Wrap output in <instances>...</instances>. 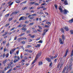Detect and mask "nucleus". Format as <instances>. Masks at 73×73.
Segmentation results:
<instances>
[{
  "label": "nucleus",
  "mask_w": 73,
  "mask_h": 73,
  "mask_svg": "<svg viewBox=\"0 0 73 73\" xmlns=\"http://www.w3.org/2000/svg\"><path fill=\"white\" fill-rule=\"evenodd\" d=\"M71 58L70 59V64L69 65V68L67 69L69 71L72 69V61H73V57L71 56Z\"/></svg>",
  "instance_id": "obj_1"
},
{
  "label": "nucleus",
  "mask_w": 73,
  "mask_h": 73,
  "mask_svg": "<svg viewBox=\"0 0 73 73\" xmlns=\"http://www.w3.org/2000/svg\"><path fill=\"white\" fill-rule=\"evenodd\" d=\"M26 26H27L26 25H22V27H23V28H22L21 29L22 31H23V32H25V31H27V29L24 28H25V27H26Z\"/></svg>",
  "instance_id": "obj_2"
},
{
  "label": "nucleus",
  "mask_w": 73,
  "mask_h": 73,
  "mask_svg": "<svg viewBox=\"0 0 73 73\" xmlns=\"http://www.w3.org/2000/svg\"><path fill=\"white\" fill-rule=\"evenodd\" d=\"M59 43L61 44H64V41L63 40H62V38H59Z\"/></svg>",
  "instance_id": "obj_3"
},
{
  "label": "nucleus",
  "mask_w": 73,
  "mask_h": 73,
  "mask_svg": "<svg viewBox=\"0 0 73 73\" xmlns=\"http://www.w3.org/2000/svg\"><path fill=\"white\" fill-rule=\"evenodd\" d=\"M15 50H16V48H14L13 49L10 50V54H12V53L15 52Z\"/></svg>",
  "instance_id": "obj_4"
},
{
  "label": "nucleus",
  "mask_w": 73,
  "mask_h": 73,
  "mask_svg": "<svg viewBox=\"0 0 73 73\" xmlns=\"http://www.w3.org/2000/svg\"><path fill=\"white\" fill-rule=\"evenodd\" d=\"M63 13L64 15H66L67 14V12H69V11L68 10L65 9L63 11Z\"/></svg>",
  "instance_id": "obj_5"
},
{
  "label": "nucleus",
  "mask_w": 73,
  "mask_h": 73,
  "mask_svg": "<svg viewBox=\"0 0 73 73\" xmlns=\"http://www.w3.org/2000/svg\"><path fill=\"white\" fill-rule=\"evenodd\" d=\"M64 29H65V31H69V28H68L66 26H65V27L64 28Z\"/></svg>",
  "instance_id": "obj_6"
},
{
  "label": "nucleus",
  "mask_w": 73,
  "mask_h": 73,
  "mask_svg": "<svg viewBox=\"0 0 73 73\" xmlns=\"http://www.w3.org/2000/svg\"><path fill=\"white\" fill-rule=\"evenodd\" d=\"M68 49H67L66 50V54L64 56H63V57H65L67 55V54H68Z\"/></svg>",
  "instance_id": "obj_7"
},
{
  "label": "nucleus",
  "mask_w": 73,
  "mask_h": 73,
  "mask_svg": "<svg viewBox=\"0 0 73 73\" xmlns=\"http://www.w3.org/2000/svg\"><path fill=\"white\" fill-rule=\"evenodd\" d=\"M59 9L60 12H61V13L63 12V11H62V8H61V6H59Z\"/></svg>",
  "instance_id": "obj_8"
},
{
  "label": "nucleus",
  "mask_w": 73,
  "mask_h": 73,
  "mask_svg": "<svg viewBox=\"0 0 73 73\" xmlns=\"http://www.w3.org/2000/svg\"><path fill=\"white\" fill-rule=\"evenodd\" d=\"M46 60L47 61H48L49 62H51V59L50 58H46Z\"/></svg>",
  "instance_id": "obj_9"
},
{
  "label": "nucleus",
  "mask_w": 73,
  "mask_h": 73,
  "mask_svg": "<svg viewBox=\"0 0 73 73\" xmlns=\"http://www.w3.org/2000/svg\"><path fill=\"white\" fill-rule=\"evenodd\" d=\"M8 4H9V6H11V5H12L13 4V2L11 3V1H10L8 3Z\"/></svg>",
  "instance_id": "obj_10"
},
{
  "label": "nucleus",
  "mask_w": 73,
  "mask_h": 73,
  "mask_svg": "<svg viewBox=\"0 0 73 73\" xmlns=\"http://www.w3.org/2000/svg\"><path fill=\"white\" fill-rule=\"evenodd\" d=\"M64 3L65 5H68V2L66 0L64 1Z\"/></svg>",
  "instance_id": "obj_11"
},
{
  "label": "nucleus",
  "mask_w": 73,
  "mask_h": 73,
  "mask_svg": "<svg viewBox=\"0 0 73 73\" xmlns=\"http://www.w3.org/2000/svg\"><path fill=\"white\" fill-rule=\"evenodd\" d=\"M62 40L64 41L65 40V36L64 35H62Z\"/></svg>",
  "instance_id": "obj_12"
},
{
  "label": "nucleus",
  "mask_w": 73,
  "mask_h": 73,
  "mask_svg": "<svg viewBox=\"0 0 73 73\" xmlns=\"http://www.w3.org/2000/svg\"><path fill=\"white\" fill-rule=\"evenodd\" d=\"M23 17H21L19 19V21H21V20H24Z\"/></svg>",
  "instance_id": "obj_13"
},
{
  "label": "nucleus",
  "mask_w": 73,
  "mask_h": 73,
  "mask_svg": "<svg viewBox=\"0 0 73 73\" xmlns=\"http://www.w3.org/2000/svg\"><path fill=\"white\" fill-rule=\"evenodd\" d=\"M35 48H39V47H40V44H37V45H35Z\"/></svg>",
  "instance_id": "obj_14"
},
{
  "label": "nucleus",
  "mask_w": 73,
  "mask_h": 73,
  "mask_svg": "<svg viewBox=\"0 0 73 73\" xmlns=\"http://www.w3.org/2000/svg\"><path fill=\"white\" fill-rule=\"evenodd\" d=\"M22 38H20L17 39L18 42H20L21 40H22Z\"/></svg>",
  "instance_id": "obj_15"
},
{
  "label": "nucleus",
  "mask_w": 73,
  "mask_h": 73,
  "mask_svg": "<svg viewBox=\"0 0 73 73\" xmlns=\"http://www.w3.org/2000/svg\"><path fill=\"white\" fill-rule=\"evenodd\" d=\"M53 65L52 62H51L49 64V66L50 68H52V65Z\"/></svg>",
  "instance_id": "obj_16"
},
{
  "label": "nucleus",
  "mask_w": 73,
  "mask_h": 73,
  "mask_svg": "<svg viewBox=\"0 0 73 73\" xmlns=\"http://www.w3.org/2000/svg\"><path fill=\"white\" fill-rule=\"evenodd\" d=\"M39 65H42V62L40 61L38 62Z\"/></svg>",
  "instance_id": "obj_17"
},
{
  "label": "nucleus",
  "mask_w": 73,
  "mask_h": 73,
  "mask_svg": "<svg viewBox=\"0 0 73 73\" xmlns=\"http://www.w3.org/2000/svg\"><path fill=\"white\" fill-rule=\"evenodd\" d=\"M72 56H73V49L72 50L70 55L71 57H72Z\"/></svg>",
  "instance_id": "obj_18"
},
{
  "label": "nucleus",
  "mask_w": 73,
  "mask_h": 73,
  "mask_svg": "<svg viewBox=\"0 0 73 73\" xmlns=\"http://www.w3.org/2000/svg\"><path fill=\"white\" fill-rule=\"evenodd\" d=\"M65 70H66V68H64L62 71V73H65Z\"/></svg>",
  "instance_id": "obj_19"
},
{
  "label": "nucleus",
  "mask_w": 73,
  "mask_h": 73,
  "mask_svg": "<svg viewBox=\"0 0 73 73\" xmlns=\"http://www.w3.org/2000/svg\"><path fill=\"white\" fill-rule=\"evenodd\" d=\"M61 31H62V33H64V30L63 29V28H62L61 29Z\"/></svg>",
  "instance_id": "obj_20"
},
{
  "label": "nucleus",
  "mask_w": 73,
  "mask_h": 73,
  "mask_svg": "<svg viewBox=\"0 0 73 73\" xmlns=\"http://www.w3.org/2000/svg\"><path fill=\"white\" fill-rule=\"evenodd\" d=\"M16 2L17 3H20V0H16Z\"/></svg>",
  "instance_id": "obj_21"
},
{
  "label": "nucleus",
  "mask_w": 73,
  "mask_h": 73,
  "mask_svg": "<svg viewBox=\"0 0 73 73\" xmlns=\"http://www.w3.org/2000/svg\"><path fill=\"white\" fill-rule=\"evenodd\" d=\"M11 65L10 64H8V66L7 67V69H9L11 68Z\"/></svg>",
  "instance_id": "obj_22"
},
{
  "label": "nucleus",
  "mask_w": 73,
  "mask_h": 73,
  "mask_svg": "<svg viewBox=\"0 0 73 73\" xmlns=\"http://www.w3.org/2000/svg\"><path fill=\"white\" fill-rule=\"evenodd\" d=\"M35 4V2H31L30 3H29V5H33Z\"/></svg>",
  "instance_id": "obj_23"
},
{
  "label": "nucleus",
  "mask_w": 73,
  "mask_h": 73,
  "mask_svg": "<svg viewBox=\"0 0 73 73\" xmlns=\"http://www.w3.org/2000/svg\"><path fill=\"white\" fill-rule=\"evenodd\" d=\"M7 60H5L3 62V64H5V63L7 62Z\"/></svg>",
  "instance_id": "obj_24"
},
{
  "label": "nucleus",
  "mask_w": 73,
  "mask_h": 73,
  "mask_svg": "<svg viewBox=\"0 0 73 73\" xmlns=\"http://www.w3.org/2000/svg\"><path fill=\"white\" fill-rule=\"evenodd\" d=\"M73 19L72 18V19H71L70 21H69V22L70 23H73Z\"/></svg>",
  "instance_id": "obj_25"
},
{
  "label": "nucleus",
  "mask_w": 73,
  "mask_h": 73,
  "mask_svg": "<svg viewBox=\"0 0 73 73\" xmlns=\"http://www.w3.org/2000/svg\"><path fill=\"white\" fill-rule=\"evenodd\" d=\"M9 16V14H7L6 15H5V17H8Z\"/></svg>",
  "instance_id": "obj_26"
},
{
  "label": "nucleus",
  "mask_w": 73,
  "mask_h": 73,
  "mask_svg": "<svg viewBox=\"0 0 73 73\" xmlns=\"http://www.w3.org/2000/svg\"><path fill=\"white\" fill-rule=\"evenodd\" d=\"M17 61H19V60L17 59L14 60V63H16V62H17Z\"/></svg>",
  "instance_id": "obj_27"
},
{
  "label": "nucleus",
  "mask_w": 73,
  "mask_h": 73,
  "mask_svg": "<svg viewBox=\"0 0 73 73\" xmlns=\"http://www.w3.org/2000/svg\"><path fill=\"white\" fill-rule=\"evenodd\" d=\"M41 55V53H40L39 54H37L36 56H38L39 57H40Z\"/></svg>",
  "instance_id": "obj_28"
},
{
  "label": "nucleus",
  "mask_w": 73,
  "mask_h": 73,
  "mask_svg": "<svg viewBox=\"0 0 73 73\" xmlns=\"http://www.w3.org/2000/svg\"><path fill=\"white\" fill-rule=\"evenodd\" d=\"M37 14H33L32 15H31L32 16H37Z\"/></svg>",
  "instance_id": "obj_29"
},
{
  "label": "nucleus",
  "mask_w": 73,
  "mask_h": 73,
  "mask_svg": "<svg viewBox=\"0 0 73 73\" xmlns=\"http://www.w3.org/2000/svg\"><path fill=\"white\" fill-rule=\"evenodd\" d=\"M8 56H9V53H7L6 55V57L7 58V57H8Z\"/></svg>",
  "instance_id": "obj_30"
},
{
  "label": "nucleus",
  "mask_w": 73,
  "mask_h": 73,
  "mask_svg": "<svg viewBox=\"0 0 73 73\" xmlns=\"http://www.w3.org/2000/svg\"><path fill=\"white\" fill-rule=\"evenodd\" d=\"M36 60L35 59L34 61H33V62L31 64L32 65V64H34V63H35L36 62Z\"/></svg>",
  "instance_id": "obj_31"
},
{
  "label": "nucleus",
  "mask_w": 73,
  "mask_h": 73,
  "mask_svg": "<svg viewBox=\"0 0 73 73\" xmlns=\"http://www.w3.org/2000/svg\"><path fill=\"white\" fill-rule=\"evenodd\" d=\"M34 19V17H30L29 18L30 20H32Z\"/></svg>",
  "instance_id": "obj_32"
},
{
  "label": "nucleus",
  "mask_w": 73,
  "mask_h": 73,
  "mask_svg": "<svg viewBox=\"0 0 73 73\" xmlns=\"http://www.w3.org/2000/svg\"><path fill=\"white\" fill-rule=\"evenodd\" d=\"M27 18V17H23V19L24 20H26Z\"/></svg>",
  "instance_id": "obj_33"
},
{
  "label": "nucleus",
  "mask_w": 73,
  "mask_h": 73,
  "mask_svg": "<svg viewBox=\"0 0 73 73\" xmlns=\"http://www.w3.org/2000/svg\"><path fill=\"white\" fill-rule=\"evenodd\" d=\"M31 47H32V46L30 45H27V48H31Z\"/></svg>",
  "instance_id": "obj_34"
},
{
  "label": "nucleus",
  "mask_w": 73,
  "mask_h": 73,
  "mask_svg": "<svg viewBox=\"0 0 73 73\" xmlns=\"http://www.w3.org/2000/svg\"><path fill=\"white\" fill-rule=\"evenodd\" d=\"M29 50L28 49L25 50V52H29Z\"/></svg>",
  "instance_id": "obj_35"
},
{
  "label": "nucleus",
  "mask_w": 73,
  "mask_h": 73,
  "mask_svg": "<svg viewBox=\"0 0 73 73\" xmlns=\"http://www.w3.org/2000/svg\"><path fill=\"white\" fill-rule=\"evenodd\" d=\"M70 32L71 34H72V35H73V30H70Z\"/></svg>",
  "instance_id": "obj_36"
},
{
  "label": "nucleus",
  "mask_w": 73,
  "mask_h": 73,
  "mask_svg": "<svg viewBox=\"0 0 73 73\" xmlns=\"http://www.w3.org/2000/svg\"><path fill=\"white\" fill-rule=\"evenodd\" d=\"M54 7H55L56 9H57V5L56 4H55L54 5Z\"/></svg>",
  "instance_id": "obj_37"
},
{
  "label": "nucleus",
  "mask_w": 73,
  "mask_h": 73,
  "mask_svg": "<svg viewBox=\"0 0 73 73\" xmlns=\"http://www.w3.org/2000/svg\"><path fill=\"white\" fill-rule=\"evenodd\" d=\"M12 19H13L12 18H9L8 20L9 21H11V20H12Z\"/></svg>",
  "instance_id": "obj_38"
},
{
  "label": "nucleus",
  "mask_w": 73,
  "mask_h": 73,
  "mask_svg": "<svg viewBox=\"0 0 73 73\" xmlns=\"http://www.w3.org/2000/svg\"><path fill=\"white\" fill-rule=\"evenodd\" d=\"M26 2H27V1H24V2H23L22 3H21V4H24H24H25V3H26Z\"/></svg>",
  "instance_id": "obj_39"
},
{
  "label": "nucleus",
  "mask_w": 73,
  "mask_h": 73,
  "mask_svg": "<svg viewBox=\"0 0 73 73\" xmlns=\"http://www.w3.org/2000/svg\"><path fill=\"white\" fill-rule=\"evenodd\" d=\"M9 43H8L7 44H6V46H7V47H9Z\"/></svg>",
  "instance_id": "obj_40"
},
{
  "label": "nucleus",
  "mask_w": 73,
  "mask_h": 73,
  "mask_svg": "<svg viewBox=\"0 0 73 73\" xmlns=\"http://www.w3.org/2000/svg\"><path fill=\"white\" fill-rule=\"evenodd\" d=\"M34 23H31L29 24V25H33Z\"/></svg>",
  "instance_id": "obj_41"
},
{
  "label": "nucleus",
  "mask_w": 73,
  "mask_h": 73,
  "mask_svg": "<svg viewBox=\"0 0 73 73\" xmlns=\"http://www.w3.org/2000/svg\"><path fill=\"white\" fill-rule=\"evenodd\" d=\"M25 35V33H23L21 34L20 35V36H23V35Z\"/></svg>",
  "instance_id": "obj_42"
},
{
  "label": "nucleus",
  "mask_w": 73,
  "mask_h": 73,
  "mask_svg": "<svg viewBox=\"0 0 73 73\" xmlns=\"http://www.w3.org/2000/svg\"><path fill=\"white\" fill-rule=\"evenodd\" d=\"M15 29V28L14 27L13 28H12L11 30L10 31H13V30H14V29Z\"/></svg>",
  "instance_id": "obj_43"
},
{
  "label": "nucleus",
  "mask_w": 73,
  "mask_h": 73,
  "mask_svg": "<svg viewBox=\"0 0 73 73\" xmlns=\"http://www.w3.org/2000/svg\"><path fill=\"white\" fill-rule=\"evenodd\" d=\"M38 56H37L36 55V58H35V60H37V59H38Z\"/></svg>",
  "instance_id": "obj_44"
},
{
  "label": "nucleus",
  "mask_w": 73,
  "mask_h": 73,
  "mask_svg": "<svg viewBox=\"0 0 73 73\" xmlns=\"http://www.w3.org/2000/svg\"><path fill=\"white\" fill-rule=\"evenodd\" d=\"M38 27L39 29H42V28H41V27L40 26H38Z\"/></svg>",
  "instance_id": "obj_45"
},
{
  "label": "nucleus",
  "mask_w": 73,
  "mask_h": 73,
  "mask_svg": "<svg viewBox=\"0 0 73 73\" xmlns=\"http://www.w3.org/2000/svg\"><path fill=\"white\" fill-rule=\"evenodd\" d=\"M46 24H48V25H49L50 24V22H46Z\"/></svg>",
  "instance_id": "obj_46"
},
{
  "label": "nucleus",
  "mask_w": 73,
  "mask_h": 73,
  "mask_svg": "<svg viewBox=\"0 0 73 73\" xmlns=\"http://www.w3.org/2000/svg\"><path fill=\"white\" fill-rule=\"evenodd\" d=\"M22 40L24 39V40H27V38L26 37H24L23 38H22Z\"/></svg>",
  "instance_id": "obj_47"
},
{
  "label": "nucleus",
  "mask_w": 73,
  "mask_h": 73,
  "mask_svg": "<svg viewBox=\"0 0 73 73\" xmlns=\"http://www.w3.org/2000/svg\"><path fill=\"white\" fill-rule=\"evenodd\" d=\"M5 53H4L3 54V58H4V57H5Z\"/></svg>",
  "instance_id": "obj_48"
},
{
  "label": "nucleus",
  "mask_w": 73,
  "mask_h": 73,
  "mask_svg": "<svg viewBox=\"0 0 73 73\" xmlns=\"http://www.w3.org/2000/svg\"><path fill=\"white\" fill-rule=\"evenodd\" d=\"M30 31H26V33H30Z\"/></svg>",
  "instance_id": "obj_49"
},
{
  "label": "nucleus",
  "mask_w": 73,
  "mask_h": 73,
  "mask_svg": "<svg viewBox=\"0 0 73 73\" xmlns=\"http://www.w3.org/2000/svg\"><path fill=\"white\" fill-rule=\"evenodd\" d=\"M45 34H46V33L43 32V34L42 35V36H44V35H45Z\"/></svg>",
  "instance_id": "obj_50"
},
{
  "label": "nucleus",
  "mask_w": 73,
  "mask_h": 73,
  "mask_svg": "<svg viewBox=\"0 0 73 73\" xmlns=\"http://www.w3.org/2000/svg\"><path fill=\"white\" fill-rule=\"evenodd\" d=\"M13 64V61H11V62L10 63H9V64H10V65H11H11H12V64Z\"/></svg>",
  "instance_id": "obj_51"
},
{
  "label": "nucleus",
  "mask_w": 73,
  "mask_h": 73,
  "mask_svg": "<svg viewBox=\"0 0 73 73\" xmlns=\"http://www.w3.org/2000/svg\"><path fill=\"white\" fill-rule=\"evenodd\" d=\"M48 32V30H46V29H45L44 31H43V32Z\"/></svg>",
  "instance_id": "obj_52"
},
{
  "label": "nucleus",
  "mask_w": 73,
  "mask_h": 73,
  "mask_svg": "<svg viewBox=\"0 0 73 73\" xmlns=\"http://www.w3.org/2000/svg\"><path fill=\"white\" fill-rule=\"evenodd\" d=\"M29 23V21H26L25 22V24L28 23Z\"/></svg>",
  "instance_id": "obj_53"
},
{
  "label": "nucleus",
  "mask_w": 73,
  "mask_h": 73,
  "mask_svg": "<svg viewBox=\"0 0 73 73\" xmlns=\"http://www.w3.org/2000/svg\"><path fill=\"white\" fill-rule=\"evenodd\" d=\"M11 71H12V69H10L8 71L7 73H9V72H11Z\"/></svg>",
  "instance_id": "obj_54"
},
{
  "label": "nucleus",
  "mask_w": 73,
  "mask_h": 73,
  "mask_svg": "<svg viewBox=\"0 0 73 73\" xmlns=\"http://www.w3.org/2000/svg\"><path fill=\"white\" fill-rule=\"evenodd\" d=\"M33 32H34V33H36L37 32V30H33Z\"/></svg>",
  "instance_id": "obj_55"
},
{
  "label": "nucleus",
  "mask_w": 73,
  "mask_h": 73,
  "mask_svg": "<svg viewBox=\"0 0 73 73\" xmlns=\"http://www.w3.org/2000/svg\"><path fill=\"white\" fill-rule=\"evenodd\" d=\"M19 12V11L18 12H15L14 13H15V14H17V13H18Z\"/></svg>",
  "instance_id": "obj_56"
},
{
  "label": "nucleus",
  "mask_w": 73,
  "mask_h": 73,
  "mask_svg": "<svg viewBox=\"0 0 73 73\" xmlns=\"http://www.w3.org/2000/svg\"><path fill=\"white\" fill-rule=\"evenodd\" d=\"M9 25V24H7L5 25V27H8V25Z\"/></svg>",
  "instance_id": "obj_57"
},
{
  "label": "nucleus",
  "mask_w": 73,
  "mask_h": 73,
  "mask_svg": "<svg viewBox=\"0 0 73 73\" xmlns=\"http://www.w3.org/2000/svg\"><path fill=\"white\" fill-rule=\"evenodd\" d=\"M31 16H32V15H29V16L27 17L28 18H30L31 17Z\"/></svg>",
  "instance_id": "obj_58"
},
{
  "label": "nucleus",
  "mask_w": 73,
  "mask_h": 73,
  "mask_svg": "<svg viewBox=\"0 0 73 73\" xmlns=\"http://www.w3.org/2000/svg\"><path fill=\"white\" fill-rule=\"evenodd\" d=\"M31 38H34V37H35V35H33V36H31Z\"/></svg>",
  "instance_id": "obj_59"
},
{
  "label": "nucleus",
  "mask_w": 73,
  "mask_h": 73,
  "mask_svg": "<svg viewBox=\"0 0 73 73\" xmlns=\"http://www.w3.org/2000/svg\"><path fill=\"white\" fill-rule=\"evenodd\" d=\"M35 5H39V4L37 3H36L35 4Z\"/></svg>",
  "instance_id": "obj_60"
},
{
  "label": "nucleus",
  "mask_w": 73,
  "mask_h": 73,
  "mask_svg": "<svg viewBox=\"0 0 73 73\" xmlns=\"http://www.w3.org/2000/svg\"><path fill=\"white\" fill-rule=\"evenodd\" d=\"M29 9H33V7H31L30 8H29Z\"/></svg>",
  "instance_id": "obj_61"
},
{
  "label": "nucleus",
  "mask_w": 73,
  "mask_h": 73,
  "mask_svg": "<svg viewBox=\"0 0 73 73\" xmlns=\"http://www.w3.org/2000/svg\"><path fill=\"white\" fill-rule=\"evenodd\" d=\"M29 53H32L33 52V51H32L31 50H29Z\"/></svg>",
  "instance_id": "obj_62"
},
{
  "label": "nucleus",
  "mask_w": 73,
  "mask_h": 73,
  "mask_svg": "<svg viewBox=\"0 0 73 73\" xmlns=\"http://www.w3.org/2000/svg\"><path fill=\"white\" fill-rule=\"evenodd\" d=\"M30 13H26V16H28V15H29Z\"/></svg>",
  "instance_id": "obj_63"
},
{
  "label": "nucleus",
  "mask_w": 73,
  "mask_h": 73,
  "mask_svg": "<svg viewBox=\"0 0 73 73\" xmlns=\"http://www.w3.org/2000/svg\"><path fill=\"white\" fill-rule=\"evenodd\" d=\"M31 12L33 13H34L35 11L34 10H31Z\"/></svg>",
  "instance_id": "obj_64"
}]
</instances>
